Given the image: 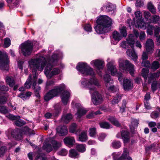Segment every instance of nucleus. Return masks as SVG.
Here are the masks:
<instances>
[{"label":"nucleus","mask_w":160,"mask_h":160,"mask_svg":"<svg viewBox=\"0 0 160 160\" xmlns=\"http://www.w3.org/2000/svg\"><path fill=\"white\" fill-rule=\"evenodd\" d=\"M29 66L32 69V72L34 74L33 77L34 80L31 82V76L30 75L29 78L25 83V87L28 89L29 88L30 85L32 84V88L33 89L35 96L39 98L40 97L39 94L41 88L39 86L37 85L36 81L37 74L36 73L37 70L40 71H42L44 69L45 65L44 62L36 60H31L29 62Z\"/></svg>","instance_id":"nucleus-1"},{"label":"nucleus","mask_w":160,"mask_h":160,"mask_svg":"<svg viewBox=\"0 0 160 160\" xmlns=\"http://www.w3.org/2000/svg\"><path fill=\"white\" fill-rule=\"evenodd\" d=\"M81 84L83 87L88 88L89 92L91 94L92 101L93 103L98 105L101 104L104 100L102 95L96 91V88L93 85L99 86H100L98 80L94 77L88 80L86 78H83Z\"/></svg>","instance_id":"nucleus-2"},{"label":"nucleus","mask_w":160,"mask_h":160,"mask_svg":"<svg viewBox=\"0 0 160 160\" xmlns=\"http://www.w3.org/2000/svg\"><path fill=\"white\" fill-rule=\"evenodd\" d=\"M58 54H53L51 59L46 58L41 56L39 58L32 60H36L44 62V66L46 65L44 70V73L47 78H51L53 76L58 74L60 72L59 69L55 68L52 69V67L55 65L58 59ZM45 67V66H44Z\"/></svg>","instance_id":"nucleus-3"},{"label":"nucleus","mask_w":160,"mask_h":160,"mask_svg":"<svg viewBox=\"0 0 160 160\" xmlns=\"http://www.w3.org/2000/svg\"><path fill=\"white\" fill-rule=\"evenodd\" d=\"M97 25L94 27L96 32L98 34H102L108 32L109 28L112 24L111 19L106 15L99 17L97 20Z\"/></svg>","instance_id":"nucleus-4"},{"label":"nucleus","mask_w":160,"mask_h":160,"mask_svg":"<svg viewBox=\"0 0 160 160\" xmlns=\"http://www.w3.org/2000/svg\"><path fill=\"white\" fill-rule=\"evenodd\" d=\"M135 39V37L133 34H129L126 41H122L121 43L120 47L126 49L128 48L129 46H130L132 49H128L126 52L127 54L136 62L138 58V56L134 50Z\"/></svg>","instance_id":"nucleus-5"},{"label":"nucleus","mask_w":160,"mask_h":160,"mask_svg":"<svg viewBox=\"0 0 160 160\" xmlns=\"http://www.w3.org/2000/svg\"><path fill=\"white\" fill-rule=\"evenodd\" d=\"M119 68L120 70L128 71L130 74L134 76L135 69L134 65L128 60H123L119 58L118 61Z\"/></svg>","instance_id":"nucleus-6"},{"label":"nucleus","mask_w":160,"mask_h":160,"mask_svg":"<svg viewBox=\"0 0 160 160\" xmlns=\"http://www.w3.org/2000/svg\"><path fill=\"white\" fill-rule=\"evenodd\" d=\"M76 68L78 71L84 75H89L93 76L95 75L93 69L86 63L83 62L78 63Z\"/></svg>","instance_id":"nucleus-7"},{"label":"nucleus","mask_w":160,"mask_h":160,"mask_svg":"<svg viewBox=\"0 0 160 160\" xmlns=\"http://www.w3.org/2000/svg\"><path fill=\"white\" fill-rule=\"evenodd\" d=\"M9 64L10 62L6 52L0 51V69L3 70H8Z\"/></svg>","instance_id":"nucleus-8"},{"label":"nucleus","mask_w":160,"mask_h":160,"mask_svg":"<svg viewBox=\"0 0 160 160\" xmlns=\"http://www.w3.org/2000/svg\"><path fill=\"white\" fill-rule=\"evenodd\" d=\"M33 44L30 41H28L22 44L20 46L22 53L25 56L30 55L32 51Z\"/></svg>","instance_id":"nucleus-9"},{"label":"nucleus","mask_w":160,"mask_h":160,"mask_svg":"<svg viewBox=\"0 0 160 160\" xmlns=\"http://www.w3.org/2000/svg\"><path fill=\"white\" fill-rule=\"evenodd\" d=\"M104 63L103 61L98 59L93 60L91 62V64L95 66L97 68V72L98 75L101 76H102V74L100 70L103 69Z\"/></svg>","instance_id":"nucleus-10"},{"label":"nucleus","mask_w":160,"mask_h":160,"mask_svg":"<svg viewBox=\"0 0 160 160\" xmlns=\"http://www.w3.org/2000/svg\"><path fill=\"white\" fill-rule=\"evenodd\" d=\"M116 137L118 138H122L124 143H127L130 140V133L127 130H122L121 132L117 134Z\"/></svg>","instance_id":"nucleus-11"},{"label":"nucleus","mask_w":160,"mask_h":160,"mask_svg":"<svg viewBox=\"0 0 160 160\" xmlns=\"http://www.w3.org/2000/svg\"><path fill=\"white\" fill-rule=\"evenodd\" d=\"M108 72L111 75L114 76L116 73L117 70L116 65H115V61L111 60L107 64Z\"/></svg>","instance_id":"nucleus-12"},{"label":"nucleus","mask_w":160,"mask_h":160,"mask_svg":"<svg viewBox=\"0 0 160 160\" xmlns=\"http://www.w3.org/2000/svg\"><path fill=\"white\" fill-rule=\"evenodd\" d=\"M7 98L6 97L2 96L0 98V113L5 114L10 111L8 109L7 107L4 105L6 102Z\"/></svg>","instance_id":"nucleus-13"},{"label":"nucleus","mask_w":160,"mask_h":160,"mask_svg":"<svg viewBox=\"0 0 160 160\" xmlns=\"http://www.w3.org/2000/svg\"><path fill=\"white\" fill-rule=\"evenodd\" d=\"M65 88L64 84H62L59 86L55 87V88L50 90L49 91L54 97L58 96L59 93L65 89Z\"/></svg>","instance_id":"nucleus-14"},{"label":"nucleus","mask_w":160,"mask_h":160,"mask_svg":"<svg viewBox=\"0 0 160 160\" xmlns=\"http://www.w3.org/2000/svg\"><path fill=\"white\" fill-rule=\"evenodd\" d=\"M70 94V92L67 91H64L62 93L60 97L64 105H66L69 102Z\"/></svg>","instance_id":"nucleus-15"},{"label":"nucleus","mask_w":160,"mask_h":160,"mask_svg":"<svg viewBox=\"0 0 160 160\" xmlns=\"http://www.w3.org/2000/svg\"><path fill=\"white\" fill-rule=\"evenodd\" d=\"M145 48L147 52L151 53L154 49V44L153 41L151 39H148L145 44Z\"/></svg>","instance_id":"nucleus-16"},{"label":"nucleus","mask_w":160,"mask_h":160,"mask_svg":"<svg viewBox=\"0 0 160 160\" xmlns=\"http://www.w3.org/2000/svg\"><path fill=\"white\" fill-rule=\"evenodd\" d=\"M75 106L78 109L77 112L76 114L77 118H80L86 113L87 111L85 109L81 106L79 103L76 104Z\"/></svg>","instance_id":"nucleus-17"},{"label":"nucleus","mask_w":160,"mask_h":160,"mask_svg":"<svg viewBox=\"0 0 160 160\" xmlns=\"http://www.w3.org/2000/svg\"><path fill=\"white\" fill-rule=\"evenodd\" d=\"M106 8V11L108 12H111L112 14L114 13V11L115 9V6L110 2H108L106 5L103 6L101 8L102 10H103Z\"/></svg>","instance_id":"nucleus-18"},{"label":"nucleus","mask_w":160,"mask_h":160,"mask_svg":"<svg viewBox=\"0 0 160 160\" xmlns=\"http://www.w3.org/2000/svg\"><path fill=\"white\" fill-rule=\"evenodd\" d=\"M123 85L125 90H128L131 89L132 88V81L128 78H124L123 80Z\"/></svg>","instance_id":"nucleus-19"},{"label":"nucleus","mask_w":160,"mask_h":160,"mask_svg":"<svg viewBox=\"0 0 160 160\" xmlns=\"http://www.w3.org/2000/svg\"><path fill=\"white\" fill-rule=\"evenodd\" d=\"M11 133L12 136L17 140H21L22 138L20 129L13 130L11 131Z\"/></svg>","instance_id":"nucleus-20"},{"label":"nucleus","mask_w":160,"mask_h":160,"mask_svg":"<svg viewBox=\"0 0 160 160\" xmlns=\"http://www.w3.org/2000/svg\"><path fill=\"white\" fill-rule=\"evenodd\" d=\"M104 80L106 88L108 89L113 85V81L112 80L110 75L106 74L104 77Z\"/></svg>","instance_id":"nucleus-21"},{"label":"nucleus","mask_w":160,"mask_h":160,"mask_svg":"<svg viewBox=\"0 0 160 160\" xmlns=\"http://www.w3.org/2000/svg\"><path fill=\"white\" fill-rule=\"evenodd\" d=\"M113 38L115 41V42H113V40L111 41V43L114 45H116L119 41L121 40L122 37L121 34L117 31H114L112 33Z\"/></svg>","instance_id":"nucleus-22"},{"label":"nucleus","mask_w":160,"mask_h":160,"mask_svg":"<svg viewBox=\"0 0 160 160\" xmlns=\"http://www.w3.org/2000/svg\"><path fill=\"white\" fill-rule=\"evenodd\" d=\"M57 130L60 136H64L68 133L67 129V127L65 126L58 127Z\"/></svg>","instance_id":"nucleus-23"},{"label":"nucleus","mask_w":160,"mask_h":160,"mask_svg":"<svg viewBox=\"0 0 160 160\" xmlns=\"http://www.w3.org/2000/svg\"><path fill=\"white\" fill-rule=\"evenodd\" d=\"M133 20L134 21V25L137 28H145L146 27V24L142 21V19L136 20L135 21V18H134Z\"/></svg>","instance_id":"nucleus-24"},{"label":"nucleus","mask_w":160,"mask_h":160,"mask_svg":"<svg viewBox=\"0 0 160 160\" xmlns=\"http://www.w3.org/2000/svg\"><path fill=\"white\" fill-rule=\"evenodd\" d=\"M64 143L69 146H72L75 142V140L73 137H68L64 139Z\"/></svg>","instance_id":"nucleus-25"},{"label":"nucleus","mask_w":160,"mask_h":160,"mask_svg":"<svg viewBox=\"0 0 160 160\" xmlns=\"http://www.w3.org/2000/svg\"><path fill=\"white\" fill-rule=\"evenodd\" d=\"M72 115L70 113H68L63 115L61 118V119L64 123H68L72 119Z\"/></svg>","instance_id":"nucleus-26"},{"label":"nucleus","mask_w":160,"mask_h":160,"mask_svg":"<svg viewBox=\"0 0 160 160\" xmlns=\"http://www.w3.org/2000/svg\"><path fill=\"white\" fill-rule=\"evenodd\" d=\"M88 139L87 132L85 131H83L78 136V140L82 142H86Z\"/></svg>","instance_id":"nucleus-27"},{"label":"nucleus","mask_w":160,"mask_h":160,"mask_svg":"<svg viewBox=\"0 0 160 160\" xmlns=\"http://www.w3.org/2000/svg\"><path fill=\"white\" fill-rule=\"evenodd\" d=\"M6 81L7 83L11 87H13L15 83L14 78L12 76H7L5 78Z\"/></svg>","instance_id":"nucleus-28"},{"label":"nucleus","mask_w":160,"mask_h":160,"mask_svg":"<svg viewBox=\"0 0 160 160\" xmlns=\"http://www.w3.org/2000/svg\"><path fill=\"white\" fill-rule=\"evenodd\" d=\"M54 109L52 113V115L54 117H57L60 113L61 108L59 104L58 103L54 106Z\"/></svg>","instance_id":"nucleus-29"},{"label":"nucleus","mask_w":160,"mask_h":160,"mask_svg":"<svg viewBox=\"0 0 160 160\" xmlns=\"http://www.w3.org/2000/svg\"><path fill=\"white\" fill-rule=\"evenodd\" d=\"M122 98V95L120 93H118L115 96L111 101L112 104L114 105L117 104L120 101Z\"/></svg>","instance_id":"nucleus-30"},{"label":"nucleus","mask_w":160,"mask_h":160,"mask_svg":"<svg viewBox=\"0 0 160 160\" xmlns=\"http://www.w3.org/2000/svg\"><path fill=\"white\" fill-rule=\"evenodd\" d=\"M48 141L52 144L53 147L54 149H57L61 146V142H58L56 140H52L51 138L49 139Z\"/></svg>","instance_id":"nucleus-31"},{"label":"nucleus","mask_w":160,"mask_h":160,"mask_svg":"<svg viewBox=\"0 0 160 160\" xmlns=\"http://www.w3.org/2000/svg\"><path fill=\"white\" fill-rule=\"evenodd\" d=\"M42 148L48 152H51L52 149L51 144L46 142L43 145Z\"/></svg>","instance_id":"nucleus-32"},{"label":"nucleus","mask_w":160,"mask_h":160,"mask_svg":"<svg viewBox=\"0 0 160 160\" xmlns=\"http://www.w3.org/2000/svg\"><path fill=\"white\" fill-rule=\"evenodd\" d=\"M86 147V146L85 144H78L76 146V148L78 151L83 152L85 151Z\"/></svg>","instance_id":"nucleus-33"},{"label":"nucleus","mask_w":160,"mask_h":160,"mask_svg":"<svg viewBox=\"0 0 160 160\" xmlns=\"http://www.w3.org/2000/svg\"><path fill=\"white\" fill-rule=\"evenodd\" d=\"M148 9L152 14H155L156 13V9L154 5L151 2H149L147 5Z\"/></svg>","instance_id":"nucleus-34"},{"label":"nucleus","mask_w":160,"mask_h":160,"mask_svg":"<svg viewBox=\"0 0 160 160\" xmlns=\"http://www.w3.org/2000/svg\"><path fill=\"white\" fill-rule=\"evenodd\" d=\"M21 133L22 135V134H25L26 135L29 134L30 135L33 134L31 132V130L27 127H25L20 129Z\"/></svg>","instance_id":"nucleus-35"},{"label":"nucleus","mask_w":160,"mask_h":160,"mask_svg":"<svg viewBox=\"0 0 160 160\" xmlns=\"http://www.w3.org/2000/svg\"><path fill=\"white\" fill-rule=\"evenodd\" d=\"M160 67V64L158 61H153L151 65L150 68L151 69L154 71Z\"/></svg>","instance_id":"nucleus-36"},{"label":"nucleus","mask_w":160,"mask_h":160,"mask_svg":"<svg viewBox=\"0 0 160 160\" xmlns=\"http://www.w3.org/2000/svg\"><path fill=\"white\" fill-rule=\"evenodd\" d=\"M108 119L113 124L117 127H119L120 124L117 120L114 117H110Z\"/></svg>","instance_id":"nucleus-37"},{"label":"nucleus","mask_w":160,"mask_h":160,"mask_svg":"<svg viewBox=\"0 0 160 160\" xmlns=\"http://www.w3.org/2000/svg\"><path fill=\"white\" fill-rule=\"evenodd\" d=\"M69 156L72 158H77L78 157V154L75 150L71 149L69 151Z\"/></svg>","instance_id":"nucleus-38"},{"label":"nucleus","mask_w":160,"mask_h":160,"mask_svg":"<svg viewBox=\"0 0 160 160\" xmlns=\"http://www.w3.org/2000/svg\"><path fill=\"white\" fill-rule=\"evenodd\" d=\"M148 72L149 70L148 68H143L142 69V75L146 81L147 79Z\"/></svg>","instance_id":"nucleus-39"},{"label":"nucleus","mask_w":160,"mask_h":160,"mask_svg":"<svg viewBox=\"0 0 160 160\" xmlns=\"http://www.w3.org/2000/svg\"><path fill=\"white\" fill-rule=\"evenodd\" d=\"M159 19L160 17L158 16L154 15L153 16L152 18H151V19H149V23H156L159 21Z\"/></svg>","instance_id":"nucleus-40"},{"label":"nucleus","mask_w":160,"mask_h":160,"mask_svg":"<svg viewBox=\"0 0 160 160\" xmlns=\"http://www.w3.org/2000/svg\"><path fill=\"white\" fill-rule=\"evenodd\" d=\"M8 3H11V5L15 7L18 5L20 2V0H6Z\"/></svg>","instance_id":"nucleus-41"},{"label":"nucleus","mask_w":160,"mask_h":160,"mask_svg":"<svg viewBox=\"0 0 160 160\" xmlns=\"http://www.w3.org/2000/svg\"><path fill=\"white\" fill-rule=\"evenodd\" d=\"M120 33L122 37H126L127 35L126 28V27H122L120 29Z\"/></svg>","instance_id":"nucleus-42"},{"label":"nucleus","mask_w":160,"mask_h":160,"mask_svg":"<svg viewBox=\"0 0 160 160\" xmlns=\"http://www.w3.org/2000/svg\"><path fill=\"white\" fill-rule=\"evenodd\" d=\"M53 98H54V97L49 91V92L47 93L44 96V99L45 101H48L52 99Z\"/></svg>","instance_id":"nucleus-43"},{"label":"nucleus","mask_w":160,"mask_h":160,"mask_svg":"<svg viewBox=\"0 0 160 160\" xmlns=\"http://www.w3.org/2000/svg\"><path fill=\"white\" fill-rule=\"evenodd\" d=\"M121 142L119 141H114L112 142V146L115 148H118L121 147Z\"/></svg>","instance_id":"nucleus-44"},{"label":"nucleus","mask_w":160,"mask_h":160,"mask_svg":"<svg viewBox=\"0 0 160 160\" xmlns=\"http://www.w3.org/2000/svg\"><path fill=\"white\" fill-rule=\"evenodd\" d=\"M144 17L146 21L149 23V20L151 19V14L148 11H144L143 13Z\"/></svg>","instance_id":"nucleus-45"},{"label":"nucleus","mask_w":160,"mask_h":160,"mask_svg":"<svg viewBox=\"0 0 160 160\" xmlns=\"http://www.w3.org/2000/svg\"><path fill=\"white\" fill-rule=\"evenodd\" d=\"M6 117L8 119L12 120H18L20 118V117L19 116H14L10 114L7 115Z\"/></svg>","instance_id":"nucleus-46"},{"label":"nucleus","mask_w":160,"mask_h":160,"mask_svg":"<svg viewBox=\"0 0 160 160\" xmlns=\"http://www.w3.org/2000/svg\"><path fill=\"white\" fill-rule=\"evenodd\" d=\"M120 153L118 152H113L112 154L113 160H122V157L121 156L118 158L120 156Z\"/></svg>","instance_id":"nucleus-47"},{"label":"nucleus","mask_w":160,"mask_h":160,"mask_svg":"<svg viewBox=\"0 0 160 160\" xmlns=\"http://www.w3.org/2000/svg\"><path fill=\"white\" fill-rule=\"evenodd\" d=\"M11 45V40L8 38H6L4 39V47L5 48L8 47Z\"/></svg>","instance_id":"nucleus-48"},{"label":"nucleus","mask_w":160,"mask_h":160,"mask_svg":"<svg viewBox=\"0 0 160 160\" xmlns=\"http://www.w3.org/2000/svg\"><path fill=\"white\" fill-rule=\"evenodd\" d=\"M154 29V26L152 25H148L147 30V33L149 35H152Z\"/></svg>","instance_id":"nucleus-49"},{"label":"nucleus","mask_w":160,"mask_h":160,"mask_svg":"<svg viewBox=\"0 0 160 160\" xmlns=\"http://www.w3.org/2000/svg\"><path fill=\"white\" fill-rule=\"evenodd\" d=\"M89 133L91 137H94L96 134V128H90L89 130Z\"/></svg>","instance_id":"nucleus-50"},{"label":"nucleus","mask_w":160,"mask_h":160,"mask_svg":"<svg viewBox=\"0 0 160 160\" xmlns=\"http://www.w3.org/2000/svg\"><path fill=\"white\" fill-rule=\"evenodd\" d=\"M128 154V151L127 148H124L123 152L121 156L122 160H126Z\"/></svg>","instance_id":"nucleus-51"},{"label":"nucleus","mask_w":160,"mask_h":160,"mask_svg":"<svg viewBox=\"0 0 160 160\" xmlns=\"http://www.w3.org/2000/svg\"><path fill=\"white\" fill-rule=\"evenodd\" d=\"M135 18L136 20H139L142 19V15L141 12L139 11H137L134 12Z\"/></svg>","instance_id":"nucleus-52"},{"label":"nucleus","mask_w":160,"mask_h":160,"mask_svg":"<svg viewBox=\"0 0 160 160\" xmlns=\"http://www.w3.org/2000/svg\"><path fill=\"white\" fill-rule=\"evenodd\" d=\"M77 125L75 123L72 124L69 128V131L70 132L74 133L76 131Z\"/></svg>","instance_id":"nucleus-53"},{"label":"nucleus","mask_w":160,"mask_h":160,"mask_svg":"<svg viewBox=\"0 0 160 160\" xmlns=\"http://www.w3.org/2000/svg\"><path fill=\"white\" fill-rule=\"evenodd\" d=\"M100 126L101 128L106 129H108L110 127V124L107 122H104L100 124Z\"/></svg>","instance_id":"nucleus-54"},{"label":"nucleus","mask_w":160,"mask_h":160,"mask_svg":"<svg viewBox=\"0 0 160 160\" xmlns=\"http://www.w3.org/2000/svg\"><path fill=\"white\" fill-rule=\"evenodd\" d=\"M156 145V143H153L152 144L146 147L145 148L146 150L147 151L152 150L153 151H155V148Z\"/></svg>","instance_id":"nucleus-55"},{"label":"nucleus","mask_w":160,"mask_h":160,"mask_svg":"<svg viewBox=\"0 0 160 160\" xmlns=\"http://www.w3.org/2000/svg\"><path fill=\"white\" fill-rule=\"evenodd\" d=\"M157 81H153L151 85L152 91L154 92L157 89Z\"/></svg>","instance_id":"nucleus-56"},{"label":"nucleus","mask_w":160,"mask_h":160,"mask_svg":"<svg viewBox=\"0 0 160 160\" xmlns=\"http://www.w3.org/2000/svg\"><path fill=\"white\" fill-rule=\"evenodd\" d=\"M141 65L143 67L148 68H150L151 66L149 61L145 60L142 61L141 63Z\"/></svg>","instance_id":"nucleus-57"},{"label":"nucleus","mask_w":160,"mask_h":160,"mask_svg":"<svg viewBox=\"0 0 160 160\" xmlns=\"http://www.w3.org/2000/svg\"><path fill=\"white\" fill-rule=\"evenodd\" d=\"M154 36L157 37L159 34L160 32V28L158 26H154Z\"/></svg>","instance_id":"nucleus-58"},{"label":"nucleus","mask_w":160,"mask_h":160,"mask_svg":"<svg viewBox=\"0 0 160 160\" xmlns=\"http://www.w3.org/2000/svg\"><path fill=\"white\" fill-rule=\"evenodd\" d=\"M18 120L19 119L15 120L16 121H15V124L17 126L21 127L24 124V123L22 121V120Z\"/></svg>","instance_id":"nucleus-59"},{"label":"nucleus","mask_w":160,"mask_h":160,"mask_svg":"<svg viewBox=\"0 0 160 160\" xmlns=\"http://www.w3.org/2000/svg\"><path fill=\"white\" fill-rule=\"evenodd\" d=\"M159 113L158 112L154 111L152 112L151 114V117L153 118H157L159 116Z\"/></svg>","instance_id":"nucleus-60"},{"label":"nucleus","mask_w":160,"mask_h":160,"mask_svg":"<svg viewBox=\"0 0 160 160\" xmlns=\"http://www.w3.org/2000/svg\"><path fill=\"white\" fill-rule=\"evenodd\" d=\"M67 152H68L66 149H62L58 152V154L60 155L65 156L67 154Z\"/></svg>","instance_id":"nucleus-61"},{"label":"nucleus","mask_w":160,"mask_h":160,"mask_svg":"<svg viewBox=\"0 0 160 160\" xmlns=\"http://www.w3.org/2000/svg\"><path fill=\"white\" fill-rule=\"evenodd\" d=\"M144 4V0H137L136 3V7H140Z\"/></svg>","instance_id":"nucleus-62"},{"label":"nucleus","mask_w":160,"mask_h":160,"mask_svg":"<svg viewBox=\"0 0 160 160\" xmlns=\"http://www.w3.org/2000/svg\"><path fill=\"white\" fill-rule=\"evenodd\" d=\"M85 30L89 32H91L92 31V28L91 25L89 24L86 25L84 27Z\"/></svg>","instance_id":"nucleus-63"},{"label":"nucleus","mask_w":160,"mask_h":160,"mask_svg":"<svg viewBox=\"0 0 160 160\" xmlns=\"http://www.w3.org/2000/svg\"><path fill=\"white\" fill-rule=\"evenodd\" d=\"M147 52H143L142 55V59L143 60H147L148 59V53Z\"/></svg>","instance_id":"nucleus-64"}]
</instances>
